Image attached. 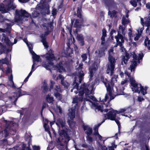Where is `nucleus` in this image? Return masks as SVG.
<instances>
[{"instance_id":"obj_1","label":"nucleus","mask_w":150,"mask_h":150,"mask_svg":"<svg viewBox=\"0 0 150 150\" xmlns=\"http://www.w3.org/2000/svg\"><path fill=\"white\" fill-rule=\"evenodd\" d=\"M117 75H115L112 78L110 82L112 87L111 88L110 84L108 82V81L106 79H105V81L103 76H101V81L104 83L109 94H106L105 99H103L102 101L96 103L92 102L91 100L93 101H95L96 100V98L92 95L94 93L95 85H98L99 81L96 79L94 83L88 85H86L84 83L79 87L76 82V78H75L74 84V86L71 91L72 92L74 91L75 93L77 94V91L74 90L75 89H76L78 91L79 97L76 96L73 98L72 103L73 105L74 104V107H73L71 109H69L68 122L70 127H73L75 125V123L73 120L75 117V112L76 109L78 108V104L82 102L83 98V96L84 93L85 94V97L84 96L83 98L84 101H89L91 103H89V104H92V107H94L96 112L97 111L102 112L103 111V108L104 106L106 107L110 106L109 102L110 100L113 99L116 96L125 94L124 92L123 91L125 89L123 87H122V89L118 90L116 86H114V83L117 81Z\"/></svg>"},{"instance_id":"obj_2","label":"nucleus","mask_w":150,"mask_h":150,"mask_svg":"<svg viewBox=\"0 0 150 150\" xmlns=\"http://www.w3.org/2000/svg\"><path fill=\"white\" fill-rule=\"evenodd\" d=\"M51 52V50L49 52V53H47L45 57L47 63L46 64L45 62L42 63V66L45 67L47 69H50L52 68H54V69L57 70L59 72H63L65 71V70L63 64L62 62L60 63L59 64L54 67L52 61L55 60L54 55Z\"/></svg>"},{"instance_id":"obj_3","label":"nucleus","mask_w":150,"mask_h":150,"mask_svg":"<svg viewBox=\"0 0 150 150\" xmlns=\"http://www.w3.org/2000/svg\"><path fill=\"white\" fill-rule=\"evenodd\" d=\"M111 110L110 111L104 115V117L105 119H108L112 120H115L118 125V128H120V124L118 120L115 118L116 113L118 114L125 112L126 113H130L132 112V109L130 107L122 109L120 111L114 110L110 108L105 109L104 110L105 112H107L109 110Z\"/></svg>"},{"instance_id":"obj_4","label":"nucleus","mask_w":150,"mask_h":150,"mask_svg":"<svg viewBox=\"0 0 150 150\" xmlns=\"http://www.w3.org/2000/svg\"><path fill=\"white\" fill-rule=\"evenodd\" d=\"M59 135L57 141V146L59 150H67V143L70 139L64 130L59 131Z\"/></svg>"},{"instance_id":"obj_5","label":"nucleus","mask_w":150,"mask_h":150,"mask_svg":"<svg viewBox=\"0 0 150 150\" xmlns=\"http://www.w3.org/2000/svg\"><path fill=\"white\" fill-rule=\"evenodd\" d=\"M130 82L132 91L134 92L139 93H141L143 95H144L147 93L146 90L148 87L145 86L144 88L140 84L136 82L133 77L130 78Z\"/></svg>"},{"instance_id":"obj_6","label":"nucleus","mask_w":150,"mask_h":150,"mask_svg":"<svg viewBox=\"0 0 150 150\" xmlns=\"http://www.w3.org/2000/svg\"><path fill=\"white\" fill-rule=\"evenodd\" d=\"M113 49L111 48L108 51V60L109 63L107 64V69L106 73L110 76L112 75L115 69V63L116 62L115 58L113 57L114 53L113 52Z\"/></svg>"},{"instance_id":"obj_7","label":"nucleus","mask_w":150,"mask_h":150,"mask_svg":"<svg viewBox=\"0 0 150 150\" xmlns=\"http://www.w3.org/2000/svg\"><path fill=\"white\" fill-rule=\"evenodd\" d=\"M23 93L22 94V93L19 91L18 93H14V95L11 98L6 97L4 98V100H1L0 101V103L2 104L0 105V107L3 106L4 105H6V106H8L9 105L12 103L13 100H14V102L16 101L19 97L23 95L27 94L25 92L23 91Z\"/></svg>"},{"instance_id":"obj_8","label":"nucleus","mask_w":150,"mask_h":150,"mask_svg":"<svg viewBox=\"0 0 150 150\" xmlns=\"http://www.w3.org/2000/svg\"><path fill=\"white\" fill-rule=\"evenodd\" d=\"M119 30L118 31L117 35L115 36V38L116 39L117 45L115 46V47L117 46V45H119L120 47H122V44L124 42L123 37L121 34L125 35L126 33L125 27H123L122 26H120L119 27Z\"/></svg>"},{"instance_id":"obj_9","label":"nucleus","mask_w":150,"mask_h":150,"mask_svg":"<svg viewBox=\"0 0 150 150\" xmlns=\"http://www.w3.org/2000/svg\"><path fill=\"white\" fill-rule=\"evenodd\" d=\"M143 57V53L142 52L140 53L138 56L134 54L133 55V60L131 62L130 67L128 68V70H130L131 72L134 71V69L137 66V62L139 63V60L142 59Z\"/></svg>"},{"instance_id":"obj_10","label":"nucleus","mask_w":150,"mask_h":150,"mask_svg":"<svg viewBox=\"0 0 150 150\" xmlns=\"http://www.w3.org/2000/svg\"><path fill=\"white\" fill-rule=\"evenodd\" d=\"M16 15L15 17V21L17 22H19L23 20H26L25 17H28L29 16V14L24 10H21L18 11H16Z\"/></svg>"},{"instance_id":"obj_11","label":"nucleus","mask_w":150,"mask_h":150,"mask_svg":"<svg viewBox=\"0 0 150 150\" xmlns=\"http://www.w3.org/2000/svg\"><path fill=\"white\" fill-rule=\"evenodd\" d=\"M7 1L8 4V7L7 9H6L5 7H3V6L2 5L0 6V13H4L8 12L10 10L14 9L16 8V6L15 5L12 4L11 0H5L4 1V3Z\"/></svg>"},{"instance_id":"obj_12","label":"nucleus","mask_w":150,"mask_h":150,"mask_svg":"<svg viewBox=\"0 0 150 150\" xmlns=\"http://www.w3.org/2000/svg\"><path fill=\"white\" fill-rule=\"evenodd\" d=\"M25 145L24 144H21L19 146H17L14 147L12 150H31L30 147V145L27 147H25Z\"/></svg>"},{"instance_id":"obj_13","label":"nucleus","mask_w":150,"mask_h":150,"mask_svg":"<svg viewBox=\"0 0 150 150\" xmlns=\"http://www.w3.org/2000/svg\"><path fill=\"white\" fill-rule=\"evenodd\" d=\"M97 68V65H95V64H94V66L93 67H90L89 68L90 76V79L93 77L94 74L96 73Z\"/></svg>"},{"instance_id":"obj_14","label":"nucleus","mask_w":150,"mask_h":150,"mask_svg":"<svg viewBox=\"0 0 150 150\" xmlns=\"http://www.w3.org/2000/svg\"><path fill=\"white\" fill-rule=\"evenodd\" d=\"M105 120H104L101 124L98 125L95 127L94 129L95 131L94 135H95L96 138L98 137L100 140H102V137L98 134V128L101 124Z\"/></svg>"},{"instance_id":"obj_15","label":"nucleus","mask_w":150,"mask_h":150,"mask_svg":"<svg viewBox=\"0 0 150 150\" xmlns=\"http://www.w3.org/2000/svg\"><path fill=\"white\" fill-rule=\"evenodd\" d=\"M57 79H59L61 80V83L64 87L68 88L69 86V84L66 81H64V77H63L61 75L59 74L57 78Z\"/></svg>"},{"instance_id":"obj_16","label":"nucleus","mask_w":150,"mask_h":150,"mask_svg":"<svg viewBox=\"0 0 150 150\" xmlns=\"http://www.w3.org/2000/svg\"><path fill=\"white\" fill-rule=\"evenodd\" d=\"M44 127L45 129V131L47 132L49 134L50 136L51 137V134L49 130V127L48 125H47L49 122L48 120L47 119H45L43 120Z\"/></svg>"},{"instance_id":"obj_17","label":"nucleus","mask_w":150,"mask_h":150,"mask_svg":"<svg viewBox=\"0 0 150 150\" xmlns=\"http://www.w3.org/2000/svg\"><path fill=\"white\" fill-rule=\"evenodd\" d=\"M57 126L60 127L61 126L62 128L65 127V122L64 120H62L60 118L58 119L56 122Z\"/></svg>"},{"instance_id":"obj_18","label":"nucleus","mask_w":150,"mask_h":150,"mask_svg":"<svg viewBox=\"0 0 150 150\" xmlns=\"http://www.w3.org/2000/svg\"><path fill=\"white\" fill-rule=\"evenodd\" d=\"M33 55V62H35V61L37 62H38L40 61V57L37 55L35 53V52L32 51V50H31V51H30Z\"/></svg>"},{"instance_id":"obj_19","label":"nucleus","mask_w":150,"mask_h":150,"mask_svg":"<svg viewBox=\"0 0 150 150\" xmlns=\"http://www.w3.org/2000/svg\"><path fill=\"white\" fill-rule=\"evenodd\" d=\"M9 80L7 83V85L13 88L15 87L13 81V76L12 74L8 77Z\"/></svg>"},{"instance_id":"obj_20","label":"nucleus","mask_w":150,"mask_h":150,"mask_svg":"<svg viewBox=\"0 0 150 150\" xmlns=\"http://www.w3.org/2000/svg\"><path fill=\"white\" fill-rule=\"evenodd\" d=\"M42 39L41 41L42 42L43 45L46 48L48 47V45L47 42L45 41L46 38V35L45 34H42L40 36Z\"/></svg>"},{"instance_id":"obj_21","label":"nucleus","mask_w":150,"mask_h":150,"mask_svg":"<svg viewBox=\"0 0 150 150\" xmlns=\"http://www.w3.org/2000/svg\"><path fill=\"white\" fill-rule=\"evenodd\" d=\"M95 53L98 54V56L100 57L104 56L105 54L104 50V49L103 48L100 49L98 51H96Z\"/></svg>"},{"instance_id":"obj_22","label":"nucleus","mask_w":150,"mask_h":150,"mask_svg":"<svg viewBox=\"0 0 150 150\" xmlns=\"http://www.w3.org/2000/svg\"><path fill=\"white\" fill-rule=\"evenodd\" d=\"M83 128L85 130H86V132L88 135H90L92 132V131L91 129L87 125L84 126Z\"/></svg>"},{"instance_id":"obj_23","label":"nucleus","mask_w":150,"mask_h":150,"mask_svg":"<svg viewBox=\"0 0 150 150\" xmlns=\"http://www.w3.org/2000/svg\"><path fill=\"white\" fill-rule=\"evenodd\" d=\"M129 58V54L126 53L125 56H123L122 58V62L121 63L122 64H123V63L125 64H126L127 60Z\"/></svg>"},{"instance_id":"obj_24","label":"nucleus","mask_w":150,"mask_h":150,"mask_svg":"<svg viewBox=\"0 0 150 150\" xmlns=\"http://www.w3.org/2000/svg\"><path fill=\"white\" fill-rule=\"evenodd\" d=\"M77 39L80 42L81 45L83 46L84 45L83 38L82 35H78L77 37Z\"/></svg>"},{"instance_id":"obj_25","label":"nucleus","mask_w":150,"mask_h":150,"mask_svg":"<svg viewBox=\"0 0 150 150\" xmlns=\"http://www.w3.org/2000/svg\"><path fill=\"white\" fill-rule=\"evenodd\" d=\"M120 75L121 77H123L124 76H126L127 78H130V77H133L132 76L131 77L130 75V74L129 72H128L127 71L125 72V73L124 74L123 72H120Z\"/></svg>"},{"instance_id":"obj_26","label":"nucleus","mask_w":150,"mask_h":150,"mask_svg":"<svg viewBox=\"0 0 150 150\" xmlns=\"http://www.w3.org/2000/svg\"><path fill=\"white\" fill-rule=\"evenodd\" d=\"M1 120L2 121L4 120V122H5L6 124V128L4 130V133H5V136L6 137L8 136V132H7V129L8 128V127L9 126V125H7L8 123L6 120H4V117L2 118L1 119Z\"/></svg>"},{"instance_id":"obj_27","label":"nucleus","mask_w":150,"mask_h":150,"mask_svg":"<svg viewBox=\"0 0 150 150\" xmlns=\"http://www.w3.org/2000/svg\"><path fill=\"white\" fill-rule=\"evenodd\" d=\"M2 36L3 37L2 38L4 40V41H5L6 43L8 45H11V44L10 43V42L8 40V38L5 36V35L3 33L2 34ZM13 45V44H11V45Z\"/></svg>"},{"instance_id":"obj_28","label":"nucleus","mask_w":150,"mask_h":150,"mask_svg":"<svg viewBox=\"0 0 150 150\" xmlns=\"http://www.w3.org/2000/svg\"><path fill=\"white\" fill-rule=\"evenodd\" d=\"M103 34L102 36L101 37V40H102V44H103L104 43V41H105V38L106 36V30L105 29H103L102 30Z\"/></svg>"},{"instance_id":"obj_29","label":"nucleus","mask_w":150,"mask_h":150,"mask_svg":"<svg viewBox=\"0 0 150 150\" xmlns=\"http://www.w3.org/2000/svg\"><path fill=\"white\" fill-rule=\"evenodd\" d=\"M5 86L3 84H0V90H1L3 88L5 87ZM6 96V94H3L0 91V98L2 99L4 97Z\"/></svg>"},{"instance_id":"obj_30","label":"nucleus","mask_w":150,"mask_h":150,"mask_svg":"<svg viewBox=\"0 0 150 150\" xmlns=\"http://www.w3.org/2000/svg\"><path fill=\"white\" fill-rule=\"evenodd\" d=\"M53 99L54 98L52 97L49 95H47L46 98V100L49 103H52L54 100Z\"/></svg>"},{"instance_id":"obj_31","label":"nucleus","mask_w":150,"mask_h":150,"mask_svg":"<svg viewBox=\"0 0 150 150\" xmlns=\"http://www.w3.org/2000/svg\"><path fill=\"white\" fill-rule=\"evenodd\" d=\"M40 8L39 7H36L35 9V11L32 13V14L33 15L34 17H37L39 15V13L40 12V11L38 10Z\"/></svg>"},{"instance_id":"obj_32","label":"nucleus","mask_w":150,"mask_h":150,"mask_svg":"<svg viewBox=\"0 0 150 150\" xmlns=\"http://www.w3.org/2000/svg\"><path fill=\"white\" fill-rule=\"evenodd\" d=\"M23 41L27 44L29 51H31V50H32L33 48L32 44L31 43L29 44L26 39H24Z\"/></svg>"},{"instance_id":"obj_33","label":"nucleus","mask_w":150,"mask_h":150,"mask_svg":"<svg viewBox=\"0 0 150 150\" xmlns=\"http://www.w3.org/2000/svg\"><path fill=\"white\" fill-rule=\"evenodd\" d=\"M129 21L128 18H126L125 17H123L122 19V23L123 25H125L128 24Z\"/></svg>"},{"instance_id":"obj_34","label":"nucleus","mask_w":150,"mask_h":150,"mask_svg":"<svg viewBox=\"0 0 150 150\" xmlns=\"http://www.w3.org/2000/svg\"><path fill=\"white\" fill-rule=\"evenodd\" d=\"M79 82L81 83L82 79V77L84 76V74L83 71H80L79 73Z\"/></svg>"},{"instance_id":"obj_35","label":"nucleus","mask_w":150,"mask_h":150,"mask_svg":"<svg viewBox=\"0 0 150 150\" xmlns=\"http://www.w3.org/2000/svg\"><path fill=\"white\" fill-rule=\"evenodd\" d=\"M0 62L2 64H6L8 65V61L7 58H5L4 59H2L0 60Z\"/></svg>"},{"instance_id":"obj_36","label":"nucleus","mask_w":150,"mask_h":150,"mask_svg":"<svg viewBox=\"0 0 150 150\" xmlns=\"http://www.w3.org/2000/svg\"><path fill=\"white\" fill-rule=\"evenodd\" d=\"M145 19L146 20L145 24L146 25V26L148 27L150 25V16L148 18H146Z\"/></svg>"},{"instance_id":"obj_37","label":"nucleus","mask_w":150,"mask_h":150,"mask_svg":"<svg viewBox=\"0 0 150 150\" xmlns=\"http://www.w3.org/2000/svg\"><path fill=\"white\" fill-rule=\"evenodd\" d=\"M81 24H79V20H76L75 22L74 26L76 28L79 27Z\"/></svg>"},{"instance_id":"obj_38","label":"nucleus","mask_w":150,"mask_h":150,"mask_svg":"<svg viewBox=\"0 0 150 150\" xmlns=\"http://www.w3.org/2000/svg\"><path fill=\"white\" fill-rule=\"evenodd\" d=\"M54 96L59 100H60L61 98V95L59 93H54Z\"/></svg>"},{"instance_id":"obj_39","label":"nucleus","mask_w":150,"mask_h":150,"mask_svg":"<svg viewBox=\"0 0 150 150\" xmlns=\"http://www.w3.org/2000/svg\"><path fill=\"white\" fill-rule=\"evenodd\" d=\"M128 79H130V78H127V76H126L125 79H124L123 81H121V85H122L127 83L128 81Z\"/></svg>"},{"instance_id":"obj_40","label":"nucleus","mask_w":150,"mask_h":150,"mask_svg":"<svg viewBox=\"0 0 150 150\" xmlns=\"http://www.w3.org/2000/svg\"><path fill=\"white\" fill-rule=\"evenodd\" d=\"M144 45L147 46L148 45H149L150 43V40H149L147 38H146L144 41Z\"/></svg>"},{"instance_id":"obj_41","label":"nucleus","mask_w":150,"mask_h":150,"mask_svg":"<svg viewBox=\"0 0 150 150\" xmlns=\"http://www.w3.org/2000/svg\"><path fill=\"white\" fill-rule=\"evenodd\" d=\"M54 148V146L53 144L52 143H50L49 144L47 148V150H52Z\"/></svg>"},{"instance_id":"obj_42","label":"nucleus","mask_w":150,"mask_h":150,"mask_svg":"<svg viewBox=\"0 0 150 150\" xmlns=\"http://www.w3.org/2000/svg\"><path fill=\"white\" fill-rule=\"evenodd\" d=\"M131 4L134 7H136L137 5V2L134 0H132L130 1Z\"/></svg>"},{"instance_id":"obj_43","label":"nucleus","mask_w":150,"mask_h":150,"mask_svg":"<svg viewBox=\"0 0 150 150\" xmlns=\"http://www.w3.org/2000/svg\"><path fill=\"white\" fill-rule=\"evenodd\" d=\"M144 26H142V27L140 28H139L137 29V31L138 32V33L141 35L144 30Z\"/></svg>"},{"instance_id":"obj_44","label":"nucleus","mask_w":150,"mask_h":150,"mask_svg":"<svg viewBox=\"0 0 150 150\" xmlns=\"http://www.w3.org/2000/svg\"><path fill=\"white\" fill-rule=\"evenodd\" d=\"M45 91H46L47 89V83L45 81L44 82L43 86L42 87Z\"/></svg>"},{"instance_id":"obj_45","label":"nucleus","mask_w":150,"mask_h":150,"mask_svg":"<svg viewBox=\"0 0 150 150\" xmlns=\"http://www.w3.org/2000/svg\"><path fill=\"white\" fill-rule=\"evenodd\" d=\"M82 58V61H85L86 60L87 58V56L86 54H84L81 55V56Z\"/></svg>"},{"instance_id":"obj_46","label":"nucleus","mask_w":150,"mask_h":150,"mask_svg":"<svg viewBox=\"0 0 150 150\" xmlns=\"http://www.w3.org/2000/svg\"><path fill=\"white\" fill-rule=\"evenodd\" d=\"M130 42H129V44L131 46H133L135 47H136L137 46L135 42H132V41H129Z\"/></svg>"},{"instance_id":"obj_47","label":"nucleus","mask_w":150,"mask_h":150,"mask_svg":"<svg viewBox=\"0 0 150 150\" xmlns=\"http://www.w3.org/2000/svg\"><path fill=\"white\" fill-rule=\"evenodd\" d=\"M141 35L137 33L135 35V37L134 38V40L135 41H137L139 39V36Z\"/></svg>"},{"instance_id":"obj_48","label":"nucleus","mask_w":150,"mask_h":150,"mask_svg":"<svg viewBox=\"0 0 150 150\" xmlns=\"http://www.w3.org/2000/svg\"><path fill=\"white\" fill-rule=\"evenodd\" d=\"M33 150H40V147L39 146L33 145L32 146Z\"/></svg>"},{"instance_id":"obj_49","label":"nucleus","mask_w":150,"mask_h":150,"mask_svg":"<svg viewBox=\"0 0 150 150\" xmlns=\"http://www.w3.org/2000/svg\"><path fill=\"white\" fill-rule=\"evenodd\" d=\"M55 91L57 92H61V90L60 88L59 85H56V86Z\"/></svg>"},{"instance_id":"obj_50","label":"nucleus","mask_w":150,"mask_h":150,"mask_svg":"<svg viewBox=\"0 0 150 150\" xmlns=\"http://www.w3.org/2000/svg\"><path fill=\"white\" fill-rule=\"evenodd\" d=\"M50 90L51 91V89H52L54 85V82L52 81H50Z\"/></svg>"},{"instance_id":"obj_51","label":"nucleus","mask_w":150,"mask_h":150,"mask_svg":"<svg viewBox=\"0 0 150 150\" xmlns=\"http://www.w3.org/2000/svg\"><path fill=\"white\" fill-rule=\"evenodd\" d=\"M99 147L102 150H107V149L106 147L104 145H100Z\"/></svg>"},{"instance_id":"obj_52","label":"nucleus","mask_w":150,"mask_h":150,"mask_svg":"<svg viewBox=\"0 0 150 150\" xmlns=\"http://www.w3.org/2000/svg\"><path fill=\"white\" fill-rule=\"evenodd\" d=\"M128 35L129 37V40L132 41L131 37H132V32H129L128 33Z\"/></svg>"},{"instance_id":"obj_53","label":"nucleus","mask_w":150,"mask_h":150,"mask_svg":"<svg viewBox=\"0 0 150 150\" xmlns=\"http://www.w3.org/2000/svg\"><path fill=\"white\" fill-rule=\"evenodd\" d=\"M139 102L143 101L144 100V99L142 96H138L137 98Z\"/></svg>"},{"instance_id":"obj_54","label":"nucleus","mask_w":150,"mask_h":150,"mask_svg":"<svg viewBox=\"0 0 150 150\" xmlns=\"http://www.w3.org/2000/svg\"><path fill=\"white\" fill-rule=\"evenodd\" d=\"M57 10L55 9H53L52 11V14L53 16H54L56 14Z\"/></svg>"},{"instance_id":"obj_55","label":"nucleus","mask_w":150,"mask_h":150,"mask_svg":"<svg viewBox=\"0 0 150 150\" xmlns=\"http://www.w3.org/2000/svg\"><path fill=\"white\" fill-rule=\"evenodd\" d=\"M87 140H88V141L90 142H91L93 141V139L91 137H90L89 136V135H88V136H87Z\"/></svg>"},{"instance_id":"obj_56","label":"nucleus","mask_w":150,"mask_h":150,"mask_svg":"<svg viewBox=\"0 0 150 150\" xmlns=\"http://www.w3.org/2000/svg\"><path fill=\"white\" fill-rule=\"evenodd\" d=\"M57 110H58L59 112V113H62V110L61 109L59 106H57Z\"/></svg>"},{"instance_id":"obj_57","label":"nucleus","mask_w":150,"mask_h":150,"mask_svg":"<svg viewBox=\"0 0 150 150\" xmlns=\"http://www.w3.org/2000/svg\"><path fill=\"white\" fill-rule=\"evenodd\" d=\"M11 72V69L9 68H7V70L6 71V73H10Z\"/></svg>"},{"instance_id":"obj_58","label":"nucleus","mask_w":150,"mask_h":150,"mask_svg":"<svg viewBox=\"0 0 150 150\" xmlns=\"http://www.w3.org/2000/svg\"><path fill=\"white\" fill-rule=\"evenodd\" d=\"M36 64V63H35V62H33V65H32V68H31V70H32L33 71H35V69H34V65Z\"/></svg>"},{"instance_id":"obj_59","label":"nucleus","mask_w":150,"mask_h":150,"mask_svg":"<svg viewBox=\"0 0 150 150\" xmlns=\"http://www.w3.org/2000/svg\"><path fill=\"white\" fill-rule=\"evenodd\" d=\"M50 0H41L40 1V3L41 4L44 3L45 1H50Z\"/></svg>"},{"instance_id":"obj_60","label":"nucleus","mask_w":150,"mask_h":150,"mask_svg":"<svg viewBox=\"0 0 150 150\" xmlns=\"http://www.w3.org/2000/svg\"><path fill=\"white\" fill-rule=\"evenodd\" d=\"M83 66V64H79V67L78 68V69L79 70L80 69H81L82 68V66Z\"/></svg>"},{"instance_id":"obj_61","label":"nucleus","mask_w":150,"mask_h":150,"mask_svg":"<svg viewBox=\"0 0 150 150\" xmlns=\"http://www.w3.org/2000/svg\"><path fill=\"white\" fill-rule=\"evenodd\" d=\"M146 7L149 9H150V3H148L146 4Z\"/></svg>"},{"instance_id":"obj_62","label":"nucleus","mask_w":150,"mask_h":150,"mask_svg":"<svg viewBox=\"0 0 150 150\" xmlns=\"http://www.w3.org/2000/svg\"><path fill=\"white\" fill-rule=\"evenodd\" d=\"M140 20H141V24L142 25V26H144V23L143 22V21H144L143 19L142 18H141Z\"/></svg>"},{"instance_id":"obj_63","label":"nucleus","mask_w":150,"mask_h":150,"mask_svg":"<svg viewBox=\"0 0 150 150\" xmlns=\"http://www.w3.org/2000/svg\"><path fill=\"white\" fill-rule=\"evenodd\" d=\"M29 78V77L27 76V77L24 80V82H26L28 81V79Z\"/></svg>"},{"instance_id":"obj_64","label":"nucleus","mask_w":150,"mask_h":150,"mask_svg":"<svg viewBox=\"0 0 150 150\" xmlns=\"http://www.w3.org/2000/svg\"><path fill=\"white\" fill-rule=\"evenodd\" d=\"M109 148V150H114V148L112 146H110Z\"/></svg>"}]
</instances>
